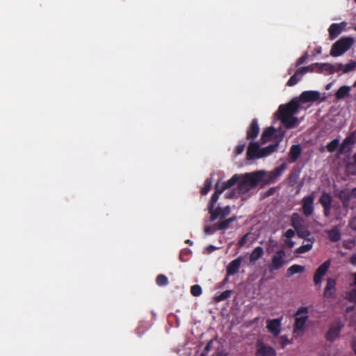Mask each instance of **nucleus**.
<instances>
[{"label": "nucleus", "mask_w": 356, "mask_h": 356, "mask_svg": "<svg viewBox=\"0 0 356 356\" xmlns=\"http://www.w3.org/2000/svg\"><path fill=\"white\" fill-rule=\"evenodd\" d=\"M286 168V164L283 163L280 167L270 172L259 170L242 175H235L225 184L222 189H228L238 182V193H245L259 184H268L275 181L285 170Z\"/></svg>", "instance_id": "f257e3e1"}, {"label": "nucleus", "mask_w": 356, "mask_h": 356, "mask_svg": "<svg viewBox=\"0 0 356 356\" xmlns=\"http://www.w3.org/2000/svg\"><path fill=\"white\" fill-rule=\"evenodd\" d=\"M320 98L318 91L309 90L303 92L298 99H294L287 104L280 105L275 115L280 119L287 128L297 126L300 120L294 116L298 110V102L302 103L314 102Z\"/></svg>", "instance_id": "f03ea898"}, {"label": "nucleus", "mask_w": 356, "mask_h": 356, "mask_svg": "<svg viewBox=\"0 0 356 356\" xmlns=\"http://www.w3.org/2000/svg\"><path fill=\"white\" fill-rule=\"evenodd\" d=\"M308 319L306 308L300 309L296 316V322L293 330V336L294 338L302 337L306 330V322Z\"/></svg>", "instance_id": "7ed1b4c3"}, {"label": "nucleus", "mask_w": 356, "mask_h": 356, "mask_svg": "<svg viewBox=\"0 0 356 356\" xmlns=\"http://www.w3.org/2000/svg\"><path fill=\"white\" fill-rule=\"evenodd\" d=\"M353 38H342L333 44L330 50V55L337 57L346 53L353 44Z\"/></svg>", "instance_id": "20e7f679"}, {"label": "nucleus", "mask_w": 356, "mask_h": 356, "mask_svg": "<svg viewBox=\"0 0 356 356\" xmlns=\"http://www.w3.org/2000/svg\"><path fill=\"white\" fill-rule=\"evenodd\" d=\"M276 149V145H269L260 148L257 143H250L248 149V157L249 159H259L270 155Z\"/></svg>", "instance_id": "39448f33"}, {"label": "nucleus", "mask_w": 356, "mask_h": 356, "mask_svg": "<svg viewBox=\"0 0 356 356\" xmlns=\"http://www.w3.org/2000/svg\"><path fill=\"white\" fill-rule=\"evenodd\" d=\"M217 191L213 195L210 205L209 209L211 214V220H213L218 218H224L228 216L230 213V209L228 207H225L224 209H214V204L217 202L218 199L219 195L222 192V189H220L218 184H216Z\"/></svg>", "instance_id": "423d86ee"}, {"label": "nucleus", "mask_w": 356, "mask_h": 356, "mask_svg": "<svg viewBox=\"0 0 356 356\" xmlns=\"http://www.w3.org/2000/svg\"><path fill=\"white\" fill-rule=\"evenodd\" d=\"M284 132L281 129L276 130L272 127L265 129L261 136V141L263 143L267 142H274L273 145L277 147L280 142L283 139Z\"/></svg>", "instance_id": "0eeeda50"}, {"label": "nucleus", "mask_w": 356, "mask_h": 356, "mask_svg": "<svg viewBox=\"0 0 356 356\" xmlns=\"http://www.w3.org/2000/svg\"><path fill=\"white\" fill-rule=\"evenodd\" d=\"M285 264V252L284 250H279L273 256L269 269L270 271L277 270Z\"/></svg>", "instance_id": "6e6552de"}, {"label": "nucleus", "mask_w": 356, "mask_h": 356, "mask_svg": "<svg viewBox=\"0 0 356 356\" xmlns=\"http://www.w3.org/2000/svg\"><path fill=\"white\" fill-rule=\"evenodd\" d=\"M266 327L269 333L277 337L282 331L281 319H269L266 321Z\"/></svg>", "instance_id": "1a4fd4ad"}, {"label": "nucleus", "mask_w": 356, "mask_h": 356, "mask_svg": "<svg viewBox=\"0 0 356 356\" xmlns=\"http://www.w3.org/2000/svg\"><path fill=\"white\" fill-rule=\"evenodd\" d=\"M256 355L257 356H276V352L270 346L258 341L257 343Z\"/></svg>", "instance_id": "9d476101"}, {"label": "nucleus", "mask_w": 356, "mask_h": 356, "mask_svg": "<svg viewBox=\"0 0 356 356\" xmlns=\"http://www.w3.org/2000/svg\"><path fill=\"white\" fill-rule=\"evenodd\" d=\"M320 202L324 208V213L327 217L330 216L332 208L337 210V209L335 208V206H332V200L330 195L325 193H323L321 197L320 198Z\"/></svg>", "instance_id": "9b49d317"}, {"label": "nucleus", "mask_w": 356, "mask_h": 356, "mask_svg": "<svg viewBox=\"0 0 356 356\" xmlns=\"http://www.w3.org/2000/svg\"><path fill=\"white\" fill-rule=\"evenodd\" d=\"M335 72L339 74L348 73L356 70V62L350 61L347 64L337 63L334 65Z\"/></svg>", "instance_id": "f8f14e48"}, {"label": "nucleus", "mask_w": 356, "mask_h": 356, "mask_svg": "<svg viewBox=\"0 0 356 356\" xmlns=\"http://www.w3.org/2000/svg\"><path fill=\"white\" fill-rule=\"evenodd\" d=\"M343 327V325L341 323H337L335 325H332L330 327L328 332L326 333L325 337L327 340L334 341L338 337Z\"/></svg>", "instance_id": "ddd939ff"}, {"label": "nucleus", "mask_w": 356, "mask_h": 356, "mask_svg": "<svg viewBox=\"0 0 356 356\" xmlns=\"http://www.w3.org/2000/svg\"><path fill=\"white\" fill-rule=\"evenodd\" d=\"M330 265V261H325L323 264H321L317 269L315 275H314V282L318 284L321 283L323 277L327 273Z\"/></svg>", "instance_id": "4468645a"}, {"label": "nucleus", "mask_w": 356, "mask_h": 356, "mask_svg": "<svg viewBox=\"0 0 356 356\" xmlns=\"http://www.w3.org/2000/svg\"><path fill=\"white\" fill-rule=\"evenodd\" d=\"M336 281L333 279H328L324 291V297L326 299H332L335 296Z\"/></svg>", "instance_id": "2eb2a0df"}, {"label": "nucleus", "mask_w": 356, "mask_h": 356, "mask_svg": "<svg viewBox=\"0 0 356 356\" xmlns=\"http://www.w3.org/2000/svg\"><path fill=\"white\" fill-rule=\"evenodd\" d=\"M314 197L312 195H309L303 198L302 200V209L304 213L306 216H309L313 212V204Z\"/></svg>", "instance_id": "dca6fc26"}, {"label": "nucleus", "mask_w": 356, "mask_h": 356, "mask_svg": "<svg viewBox=\"0 0 356 356\" xmlns=\"http://www.w3.org/2000/svg\"><path fill=\"white\" fill-rule=\"evenodd\" d=\"M317 63L316 72L332 74L335 72L334 65L330 63Z\"/></svg>", "instance_id": "f3484780"}, {"label": "nucleus", "mask_w": 356, "mask_h": 356, "mask_svg": "<svg viewBox=\"0 0 356 356\" xmlns=\"http://www.w3.org/2000/svg\"><path fill=\"white\" fill-rule=\"evenodd\" d=\"M344 30V24H332L329 28L330 36L332 39L337 38Z\"/></svg>", "instance_id": "a211bd4d"}, {"label": "nucleus", "mask_w": 356, "mask_h": 356, "mask_svg": "<svg viewBox=\"0 0 356 356\" xmlns=\"http://www.w3.org/2000/svg\"><path fill=\"white\" fill-rule=\"evenodd\" d=\"M300 216L298 214H293L292 216V225L293 227L296 229L300 237L305 238L309 236V233L307 232H302L300 229Z\"/></svg>", "instance_id": "6ab92c4d"}, {"label": "nucleus", "mask_w": 356, "mask_h": 356, "mask_svg": "<svg viewBox=\"0 0 356 356\" xmlns=\"http://www.w3.org/2000/svg\"><path fill=\"white\" fill-rule=\"evenodd\" d=\"M241 264V259L237 258L236 259L232 261L227 266V271L228 275H234L235 274L239 269V267Z\"/></svg>", "instance_id": "aec40b11"}, {"label": "nucleus", "mask_w": 356, "mask_h": 356, "mask_svg": "<svg viewBox=\"0 0 356 356\" xmlns=\"http://www.w3.org/2000/svg\"><path fill=\"white\" fill-rule=\"evenodd\" d=\"M264 254V249L258 246L255 248L250 255V263L254 264L255 262L260 259Z\"/></svg>", "instance_id": "412c9836"}, {"label": "nucleus", "mask_w": 356, "mask_h": 356, "mask_svg": "<svg viewBox=\"0 0 356 356\" xmlns=\"http://www.w3.org/2000/svg\"><path fill=\"white\" fill-rule=\"evenodd\" d=\"M259 128L256 120H253L250 129L248 131V138H254L257 136Z\"/></svg>", "instance_id": "4be33fe9"}, {"label": "nucleus", "mask_w": 356, "mask_h": 356, "mask_svg": "<svg viewBox=\"0 0 356 356\" xmlns=\"http://www.w3.org/2000/svg\"><path fill=\"white\" fill-rule=\"evenodd\" d=\"M317 63H313L310 65L300 68L296 73L298 74L299 76L302 78L307 72H316Z\"/></svg>", "instance_id": "5701e85b"}, {"label": "nucleus", "mask_w": 356, "mask_h": 356, "mask_svg": "<svg viewBox=\"0 0 356 356\" xmlns=\"http://www.w3.org/2000/svg\"><path fill=\"white\" fill-rule=\"evenodd\" d=\"M317 63H313L310 65L300 68L296 73L298 74L299 76L302 78L307 72H316Z\"/></svg>", "instance_id": "b1692460"}, {"label": "nucleus", "mask_w": 356, "mask_h": 356, "mask_svg": "<svg viewBox=\"0 0 356 356\" xmlns=\"http://www.w3.org/2000/svg\"><path fill=\"white\" fill-rule=\"evenodd\" d=\"M317 63H313L310 65L300 68L296 73L298 74L299 76L302 78L307 72H316Z\"/></svg>", "instance_id": "393cba45"}, {"label": "nucleus", "mask_w": 356, "mask_h": 356, "mask_svg": "<svg viewBox=\"0 0 356 356\" xmlns=\"http://www.w3.org/2000/svg\"><path fill=\"white\" fill-rule=\"evenodd\" d=\"M353 196L356 198V188L353 189L351 195H349L346 191H342L339 195L341 200L343 201L344 207H348V201L350 197Z\"/></svg>", "instance_id": "a878e982"}, {"label": "nucleus", "mask_w": 356, "mask_h": 356, "mask_svg": "<svg viewBox=\"0 0 356 356\" xmlns=\"http://www.w3.org/2000/svg\"><path fill=\"white\" fill-rule=\"evenodd\" d=\"M305 270V267L300 265L295 264L290 266L287 269L286 275L288 277H291L297 273H301Z\"/></svg>", "instance_id": "bb28decb"}, {"label": "nucleus", "mask_w": 356, "mask_h": 356, "mask_svg": "<svg viewBox=\"0 0 356 356\" xmlns=\"http://www.w3.org/2000/svg\"><path fill=\"white\" fill-rule=\"evenodd\" d=\"M294 236L295 232L293 229H288L284 233V237L286 238L284 241L289 248H293L294 245V243L291 241V238Z\"/></svg>", "instance_id": "cd10ccee"}, {"label": "nucleus", "mask_w": 356, "mask_h": 356, "mask_svg": "<svg viewBox=\"0 0 356 356\" xmlns=\"http://www.w3.org/2000/svg\"><path fill=\"white\" fill-rule=\"evenodd\" d=\"M350 91V87L347 86H341L336 92V97L338 99H343L348 95Z\"/></svg>", "instance_id": "c85d7f7f"}, {"label": "nucleus", "mask_w": 356, "mask_h": 356, "mask_svg": "<svg viewBox=\"0 0 356 356\" xmlns=\"http://www.w3.org/2000/svg\"><path fill=\"white\" fill-rule=\"evenodd\" d=\"M301 153V149L299 145H293L290 150V157L293 161H296Z\"/></svg>", "instance_id": "c756f323"}, {"label": "nucleus", "mask_w": 356, "mask_h": 356, "mask_svg": "<svg viewBox=\"0 0 356 356\" xmlns=\"http://www.w3.org/2000/svg\"><path fill=\"white\" fill-rule=\"evenodd\" d=\"M312 245H313L312 241H307L305 244H303L302 245H301L296 250V252L298 254H302V253L307 252L312 249Z\"/></svg>", "instance_id": "7c9ffc66"}, {"label": "nucleus", "mask_w": 356, "mask_h": 356, "mask_svg": "<svg viewBox=\"0 0 356 356\" xmlns=\"http://www.w3.org/2000/svg\"><path fill=\"white\" fill-rule=\"evenodd\" d=\"M329 238L332 241H337L341 238V234L337 228L332 229L328 232Z\"/></svg>", "instance_id": "2f4dec72"}, {"label": "nucleus", "mask_w": 356, "mask_h": 356, "mask_svg": "<svg viewBox=\"0 0 356 356\" xmlns=\"http://www.w3.org/2000/svg\"><path fill=\"white\" fill-rule=\"evenodd\" d=\"M277 340L278 343L281 345L282 347H285L292 343L291 340L289 339L286 335L281 336Z\"/></svg>", "instance_id": "473e14b6"}, {"label": "nucleus", "mask_w": 356, "mask_h": 356, "mask_svg": "<svg viewBox=\"0 0 356 356\" xmlns=\"http://www.w3.org/2000/svg\"><path fill=\"white\" fill-rule=\"evenodd\" d=\"M339 144V141L337 139H334L331 141L327 145V149L329 152H332L337 149Z\"/></svg>", "instance_id": "72a5a7b5"}, {"label": "nucleus", "mask_w": 356, "mask_h": 356, "mask_svg": "<svg viewBox=\"0 0 356 356\" xmlns=\"http://www.w3.org/2000/svg\"><path fill=\"white\" fill-rule=\"evenodd\" d=\"M346 298L350 302H356V288L350 289L347 293Z\"/></svg>", "instance_id": "f704fd0d"}, {"label": "nucleus", "mask_w": 356, "mask_h": 356, "mask_svg": "<svg viewBox=\"0 0 356 356\" xmlns=\"http://www.w3.org/2000/svg\"><path fill=\"white\" fill-rule=\"evenodd\" d=\"M300 79L301 78L299 76L298 74L296 72L295 74L293 75L288 81L287 85L289 86H293L296 84L300 80Z\"/></svg>", "instance_id": "c9c22d12"}, {"label": "nucleus", "mask_w": 356, "mask_h": 356, "mask_svg": "<svg viewBox=\"0 0 356 356\" xmlns=\"http://www.w3.org/2000/svg\"><path fill=\"white\" fill-rule=\"evenodd\" d=\"M230 291H225L222 292L220 295L215 297V300L216 302H220L223 300H225L230 296Z\"/></svg>", "instance_id": "e433bc0d"}, {"label": "nucleus", "mask_w": 356, "mask_h": 356, "mask_svg": "<svg viewBox=\"0 0 356 356\" xmlns=\"http://www.w3.org/2000/svg\"><path fill=\"white\" fill-rule=\"evenodd\" d=\"M156 283L159 286H164L168 284V278L163 275H160L156 278Z\"/></svg>", "instance_id": "4c0bfd02"}, {"label": "nucleus", "mask_w": 356, "mask_h": 356, "mask_svg": "<svg viewBox=\"0 0 356 356\" xmlns=\"http://www.w3.org/2000/svg\"><path fill=\"white\" fill-rule=\"evenodd\" d=\"M191 293L194 296H199L202 293V288L199 285H194L191 287Z\"/></svg>", "instance_id": "58836bf2"}, {"label": "nucleus", "mask_w": 356, "mask_h": 356, "mask_svg": "<svg viewBox=\"0 0 356 356\" xmlns=\"http://www.w3.org/2000/svg\"><path fill=\"white\" fill-rule=\"evenodd\" d=\"M211 181L210 179H207L205 182L204 186L202 189V193L204 195L207 194L209 190L211 189Z\"/></svg>", "instance_id": "ea45409f"}, {"label": "nucleus", "mask_w": 356, "mask_h": 356, "mask_svg": "<svg viewBox=\"0 0 356 356\" xmlns=\"http://www.w3.org/2000/svg\"><path fill=\"white\" fill-rule=\"evenodd\" d=\"M243 150H244V145H238L236 147V154H240L241 153L243 152Z\"/></svg>", "instance_id": "a19ab883"}, {"label": "nucleus", "mask_w": 356, "mask_h": 356, "mask_svg": "<svg viewBox=\"0 0 356 356\" xmlns=\"http://www.w3.org/2000/svg\"><path fill=\"white\" fill-rule=\"evenodd\" d=\"M307 58V54H305L304 56H301L298 60V65H300L303 63Z\"/></svg>", "instance_id": "79ce46f5"}, {"label": "nucleus", "mask_w": 356, "mask_h": 356, "mask_svg": "<svg viewBox=\"0 0 356 356\" xmlns=\"http://www.w3.org/2000/svg\"><path fill=\"white\" fill-rule=\"evenodd\" d=\"M350 226L352 229H355L356 230V218H353L350 222Z\"/></svg>", "instance_id": "37998d69"}, {"label": "nucleus", "mask_w": 356, "mask_h": 356, "mask_svg": "<svg viewBox=\"0 0 356 356\" xmlns=\"http://www.w3.org/2000/svg\"><path fill=\"white\" fill-rule=\"evenodd\" d=\"M351 347L354 351V353L356 354V339H353L351 341Z\"/></svg>", "instance_id": "c03bdc74"}, {"label": "nucleus", "mask_w": 356, "mask_h": 356, "mask_svg": "<svg viewBox=\"0 0 356 356\" xmlns=\"http://www.w3.org/2000/svg\"><path fill=\"white\" fill-rule=\"evenodd\" d=\"M226 196H227V197L232 198V197H236V195L235 193H233V192L229 191L226 193Z\"/></svg>", "instance_id": "a18cd8bd"}, {"label": "nucleus", "mask_w": 356, "mask_h": 356, "mask_svg": "<svg viewBox=\"0 0 356 356\" xmlns=\"http://www.w3.org/2000/svg\"><path fill=\"white\" fill-rule=\"evenodd\" d=\"M350 262L354 264V265H356V253L354 254L351 258H350Z\"/></svg>", "instance_id": "49530a36"}, {"label": "nucleus", "mask_w": 356, "mask_h": 356, "mask_svg": "<svg viewBox=\"0 0 356 356\" xmlns=\"http://www.w3.org/2000/svg\"><path fill=\"white\" fill-rule=\"evenodd\" d=\"M204 231H205V232H206L207 234H211V233L214 231V229H213V228H212V227H206V228H205V230H204Z\"/></svg>", "instance_id": "de8ad7c7"}, {"label": "nucleus", "mask_w": 356, "mask_h": 356, "mask_svg": "<svg viewBox=\"0 0 356 356\" xmlns=\"http://www.w3.org/2000/svg\"><path fill=\"white\" fill-rule=\"evenodd\" d=\"M353 143V136H350V137H348L347 138H346V140H344V143Z\"/></svg>", "instance_id": "09e8293b"}, {"label": "nucleus", "mask_w": 356, "mask_h": 356, "mask_svg": "<svg viewBox=\"0 0 356 356\" xmlns=\"http://www.w3.org/2000/svg\"><path fill=\"white\" fill-rule=\"evenodd\" d=\"M322 51V49L321 47H316V53L315 54H320Z\"/></svg>", "instance_id": "8fccbe9b"}, {"label": "nucleus", "mask_w": 356, "mask_h": 356, "mask_svg": "<svg viewBox=\"0 0 356 356\" xmlns=\"http://www.w3.org/2000/svg\"><path fill=\"white\" fill-rule=\"evenodd\" d=\"M227 224L228 222H223L221 225H220V228H225L227 226Z\"/></svg>", "instance_id": "3c124183"}, {"label": "nucleus", "mask_w": 356, "mask_h": 356, "mask_svg": "<svg viewBox=\"0 0 356 356\" xmlns=\"http://www.w3.org/2000/svg\"><path fill=\"white\" fill-rule=\"evenodd\" d=\"M354 245H355L354 243H353V244H350V243L346 244V243H345V244H344V245H345L346 248H353V247L354 246Z\"/></svg>", "instance_id": "603ef678"}, {"label": "nucleus", "mask_w": 356, "mask_h": 356, "mask_svg": "<svg viewBox=\"0 0 356 356\" xmlns=\"http://www.w3.org/2000/svg\"><path fill=\"white\" fill-rule=\"evenodd\" d=\"M245 238H246V236L243 237V238L241 239V241H240V245H243V243H245Z\"/></svg>", "instance_id": "864d4df0"}, {"label": "nucleus", "mask_w": 356, "mask_h": 356, "mask_svg": "<svg viewBox=\"0 0 356 356\" xmlns=\"http://www.w3.org/2000/svg\"><path fill=\"white\" fill-rule=\"evenodd\" d=\"M354 276V284L356 286V273L353 275Z\"/></svg>", "instance_id": "5fc2aeb1"}, {"label": "nucleus", "mask_w": 356, "mask_h": 356, "mask_svg": "<svg viewBox=\"0 0 356 356\" xmlns=\"http://www.w3.org/2000/svg\"><path fill=\"white\" fill-rule=\"evenodd\" d=\"M330 88H331V83L327 84V85L326 86V88H326V90H329Z\"/></svg>", "instance_id": "6e6d98bb"}, {"label": "nucleus", "mask_w": 356, "mask_h": 356, "mask_svg": "<svg viewBox=\"0 0 356 356\" xmlns=\"http://www.w3.org/2000/svg\"><path fill=\"white\" fill-rule=\"evenodd\" d=\"M211 343V341H210V342L207 344V346H206V349H207V350H209V346H210V343Z\"/></svg>", "instance_id": "4d7b16f0"}, {"label": "nucleus", "mask_w": 356, "mask_h": 356, "mask_svg": "<svg viewBox=\"0 0 356 356\" xmlns=\"http://www.w3.org/2000/svg\"><path fill=\"white\" fill-rule=\"evenodd\" d=\"M270 243H272V245L273 246H276V245H277V243L275 241H270Z\"/></svg>", "instance_id": "13d9d810"}, {"label": "nucleus", "mask_w": 356, "mask_h": 356, "mask_svg": "<svg viewBox=\"0 0 356 356\" xmlns=\"http://www.w3.org/2000/svg\"><path fill=\"white\" fill-rule=\"evenodd\" d=\"M336 217H337V218H341V216L339 215V213L338 212H336Z\"/></svg>", "instance_id": "bf43d9fd"}, {"label": "nucleus", "mask_w": 356, "mask_h": 356, "mask_svg": "<svg viewBox=\"0 0 356 356\" xmlns=\"http://www.w3.org/2000/svg\"><path fill=\"white\" fill-rule=\"evenodd\" d=\"M354 161H355V162L356 163V154L354 155Z\"/></svg>", "instance_id": "052dcab7"}, {"label": "nucleus", "mask_w": 356, "mask_h": 356, "mask_svg": "<svg viewBox=\"0 0 356 356\" xmlns=\"http://www.w3.org/2000/svg\"><path fill=\"white\" fill-rule=\"evenodd\" d=\"M353 86L356 88V81L354 82Z\"/></svg>", "instance_id": "680f3d73"}, {"label": "nucleus", "mask_w": 356, "mask_h": 356, "mask_svg": "<svg viewBox=\"0 0 356 356\" xmlns=\"http://www.w3.org/2000/svg\"><path fill=\"white\" fill-rule=\"evenodd\" d=\"M356 31V25L353 28Z\"/></svg>", "instance_id": "e2e57ef3"}]
</instances>
